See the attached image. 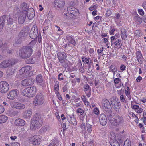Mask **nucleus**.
<instances>
[{
    "label": "nucleus",
    "instance_id": "obj_50",
    "mask_svg": "<svg viewBox=\"0 0 146 146\" xmlns=\"http://www.w3.org/2000/svg\"><path fill=\"white\" fill-rule=\"evenodd\" d=\"M29 86L32 85L34 82V80L32 78H28Z\"/></svg>",
    "mask_w": 146,
    "mask_h": 146
},
{
    "label": "nucleus",
    "instance_id": "obj_23",
    "mask_svg": "<svg viewBox=\"0 0 146 146\" xmlns=\"http://www.w3.org/2000/svg\"><path fill=\"white\" fill-rule=\"evenodd\" d=\"M136 56L138 62L142 64L143 60V58L141 52L140 51H137L136 53Z\"/></svg>",
    "mask_w": 146,
    "mask_h": 146
},
{
    "label": "nucleus",
    "instance_id": "obj_45",
    "mask_svg": "<svg viewBox=\"0 0 146 146\" xmlns=\"http://www.w3.org/2000/svg\"><path fill=\"white\" fill-rule=\"evenodd\" d=\"M54 89L55 92H58L59 90V82L58 81H56L54 86Z\"/></svg>",
    "mask_w": 146,
    "mask_h": 146
},
{
    "label": "nucleus",
    "instance_id": "obj_59",
    "mask_svg": "<svg viewBox=\"0 0 146 146\" xmlns=\"http://www.w3.org/2000/svg\"><path fill=\"white\" fill-rule=\"evenodd\" d=\"M120 82H121V80L118 78H116L114 80V83L115 84H118Z\"/></svg>",
    "mask_w": 146,
    "mask_h": 146
},
{
    "label": "nucleus",
    "instance_id": "obj_3",
    "mask_svg": "<svg viewBox=\"0 0 146 146\" xmlns=\"http://www.w3.org/2000/svg\"><path fill=\"white\" fill-rule=\"evenodd\" d=\"M33 52L32 48L29 46H23L19 50L20 56L23 58H27L32 55Z\"/></svg>",
    "mask_w": 146,
    "mask_h": 146
},
{
    "label": "nucleus",
    "instance_id": "obj_5",
    "mask_svg": "<svg viewBox=\"0 0 146 146\" xmlns=\"http://www.w3.org/2000/svg\"><path fill=\"white\" fill-rule=\"evenodd\" d=\"M112 107L117 112H119L121 108V105L119 100L115 96H113L110 99Z\"/></svg>",
    "mask_w": 146,
    "mask_h": 146
},
{
    "label": "nucleus",
    "instance_id": "obj_36",
    "mask_svg": "<svg viewBox=\"0 0 146 146\" xmlns=\"http://www.w3.org/2000/svg\"><path fill=\"white\" fill-rule=\"evenodd\" d=\"M62 66L64 68H66L68 67V64H69V62L65 59V60L60 62Z\"/></svg>",
    "mask_w": 146,
    "mask_h": 146
},
{
    "label": "nucleus",
    "instance_id": "obj_58",
    "mask_svg": "<svg viewBox=\"0 0 146 146\" xmlns=\"http://www.w3.org/2000/svg\"><path fill=\"white\" fill-rule=\"evenodd\" d=\"M5 111L4 107L2 105H0V114L3 113Z\"/></svg>",
    "mask_w": 146,
    "mask_h": 146
},
{
    "label": "nucleus",
    "instance_id": "obj_24",
    "mask_svg": "<svg viewBox=\"0 0 146 146\" xmlns=\"http://www.w3.org/2000/svg\"><path fill=\"white\" fill-rule=\"evenodd\" d=\"M131 107L132 109L137 113H141L143 111V109L138 105H131Z\"/></svg>",
    "mask_w": 146,
    "mask_h": 146
},
{
    "label": "nucleus",
    "instance_id": "obj_21",
    "mask_svg": "<svg viewBox=\"0 0 146 146\" xmlns=\"http://www.w3.org/2000/svg\"><path fill=\"white\" fill-rule=\"evenodd\" d=\"M35 15V12L34 9L32 8H30L27 12V17L29 20H31L34 17Z\"/></svg>",
    "mask_w": 146,
    "mask_h": 146
},
{
    "label": "nucleus",
    "instance_id": "obj_27",
    "mask_svg": "<svg viewBox=\"0 0 146 146\" xmlns=\"http://www.w3.org/2000/svg\"><path fill=\"white\" fill-rule=\"evenodd\" d=\"M126 30L124 28L121 29V37L122 40H125L127 37Z\"/></svg>",
    "mask_w": 146,
    "mask_h": 146
},
{
    "label": "nucleus",
    "instance_id": "obj_20",
    "mask_svg": "<svg viewBox=\"0 0 146 146\" xmlns=\"http://www.w3.org/2000/svg\"><path fill=\"white\" fill-rule=\"evenodd\" d=\"M84 89L86 96L88 97H89L91 95V88L90 86L88 84L84 85Z\"/></svg>",
    "mask_w": 146,
    "mask_h": 146
},
{
    "label": "nucleus",
    "instance_id": "obj_30",
    "mask_svg": "<svg viewBox=\"0 0 146 146\" xmlns=\"http://www.w3.org/2000/svg\"><path fill=\"white\" fill-rule=\"evenodd\" d=\"M51 128L49 125H46L42 127L40 130L41 133H46L49 131L50 130Z\"/></svg>",
    "mask_w": 146,
    "mask_h": 146
},
{
    "label": "nucleus",
    "instance_id": "obj_22",
    "mask_svg": "<svg viewBox=\"0 0 146 146\" xmlns=\"http://www.w3.org/2000/svg\"><path fill=\"white\" fill-rule=\"evenodd\" d=\"M14 123L16 126H23L25 125V121L19 118L15 120Z\"/></svg>",
    "mask_w": 146,
    "mask_h": 146
},
{
    "label": "nucleus",
    "instance_id": "obj_53",
    "mask_svg": "<svg viewBox=\"0 0 146 146\" xmlns=\"http://www.w3.org/2000/svg\"><path fill=\"white\" fill-rule=\"evenodd\" d=\"M79 69L82 73H83L84 71V70L82 67V64L81 63L79 64Z\"/></svg>",
    "mask_w": 146,
    "mask_h": 146
},
{
    "label": "nucleus",
    "instance_id": "obj_1",
    "mask_svg": "<svg viewBox=\"0 0 146 146\" xmlns=\"http://www.w3.org/2000/svg\"><path fill=\"white\" fill-rule=\"evenodd\" d=\"M43 123V120L40 115L38 113L35 114L31 122L30 128L34 130L40 127Z\"/></svg>",
    "mask_w": 146,
    "mask_h": 146
},
{
    "label": "nucleus",
    "instance_id": "obj_33",
    "mask_svg": "<svg viewBox=\"0 0 146 146\" xmlns=\"http://www.w3.org/2000/svg\"><path fill=\"white\" fill-rule=\"evenodd\" d=\"M37 32L36 31L34 32L31 30L30 31L29 36L30 38L32 39H35L37 37Z\"/></svg>",
    "mask_w": 146,
    "mask_h": 146
},
{
    "label": "nucleus",
    "instance_id": "obj_38",
    "mask_svg": "<svg viewBox=\"0 0 146 146\" xmlns=\"http://www.w3.org/2000/svg\"><path fill=\"white\" fill-rule=\"evenodd\" d=\"M0 67L2 68H5L9 67L7 60H3L0 63Z\"/></svg>",
    "mask_w": 146,
    "mask_h": 146
},
{
    "label": "nucleus",
    "instance_id": "obj_46",
    "mask_svg": "<svg viewBox=\"0 0 146 146\" xmlns=\"http://www.w3.org/2000/svg\"><path fill=\"white\" fill-rule=\"evenodd\" d=\"M76 113L80 115H83L84 113V110L81 108H78L76 111Z\"/></svg>",
    "mask_w": 146,
    "mask_h": 146
},
{
    "label": "nucleus",
    "instance_id": "obj_44",
    "mask_svg": "<svg viewBox=\"0 0 146 146\" xmlns=\"http://www.w3.org/2000/svg\"><path fill=\"white\" fill-rule=\"evenodd\" d=\"M86 127L87 133L89 134H90L92 129V125L88 123L86 124Z\"/></svg>",
    "mask_w": 146,
    "mask_h": 146
},
{
    "label": "nucleus",
    "instance_id": "obj_31",
    "mask_svg": "<svg viewBox=\"0 0 146 146\" xmlns=\"http://www.w3.org/2000/svg\"><path fill=\"white\" fill-rule=\"evenodd\" d=\"M82 60L83 62H84L85 63H86L87 64H89V66L88 67V69H89L90 68L91 66L89 62L91 63L92 60L91 59V58L89 57H88L87 58H82Z\"/></svg>",
    "mask_w": 146,
    "mask_h": 146
},
{
    "label": "nucleus",
    "instance_id": "obj_2",
    "mask_svg": "<svg viewBox=\"0 0 146 146\" xmlns=\"http://www.w3.org/2000/svg\"><path fill=\"white\" fill-rule=\"evenodd\" d=\"M108 119L111 124L115 126L121 125L124 123L123 117L119 115L112 116L110 114L108 117Z\"/></svg>",
    "mask_w": 146,
    "mask_h": 146
},
{
    "label": "nucleus",
    "instance_id": "obj_43",
    "mask_svg": "<svg viewBox=\"0 0 146 146\" xmlns=\"http://www.w3.org/2000/svg\"><path fill=\"white\" fill-rule=\"evenodd\" d=\"M28 79L27 78L22 80L21 82V84L23 86H29Z\"/></svg>",
    "mask_w": 146,
    "mask_h": 146
},
{
    "label": "nucleus",
    "instance_id": "obj_17",
    "mask_svg": "<svg viewBox=\"0 0 146 146\" xmlns=\"http://www.w3.org/2000/svg\"><path fill=\"white\" fill-rule=\"evenodd\" d=\"M99 119L100 124L102 126H105L107 124V118L105 115L104 114H101L100 115Z\"/></svg>",
    "mask_w": 146,
    "mask_h": 146
},
{
    "label": "nucleus",
    "instance_id": "obj_11",
    "mask_svg": "<svg viewBox=\"0 0 146 146\" xmlns=\"http://www.w3.org/2000/svg\"><path fill=\"white\" fill-rule=\"evenodd\" d=\"M68 15H69L70 17H72L74 16H76L79 13L78 10L74 7L70 6L67 9Z\"/></svg>",
    "mask_w": 146,
    "mask_h": 146
},
{
    "label": "nucleus",
    "instance_id": "obj_60",
    "mask_svg": "<svg viewBox=\"0 0 146 146\" xmlns=\"http://www.w3.org/2000/svg\"><path fill=\"white\" fill-rule=\"evenodd\" d=\"M120 100L121 102H123L125 100V96L123 95H122L120 97Z\"/></svg>",
    "mask_w": 146,
    "mask_h": 146
},
{
    "label": "nucleus",
    "instance_id": "obj_48",
    "mask_svg": "<svg viewBox=\"0 0 146 146\" xmlns=\"http://www.w3.org/2000/svg\"><path fill=\"white\" fill-rule=\"evenodd\" d=\"M53 17V15L52 14V13L51 11H50L48 15L47 18L50 21L52 20V19Z\"/></svg>",
    "mask_w": 146,
    "mask_h": 146
},
{
    "label": "nucleus",
    "instance_id": "obj_28",
    "mask_svg": "<svg viewBox=\"0 0 146 146\" xmlns=\"http://www.w3.org/2000/svg\"><path fill=\"white\" fill-rule=\"evenodd\" d=\"M59 141L58 139L56 138L52 140L48 146H58Z\"/></svg>",
    "mask_w": 146,
    "mask_h": 146
},
{
    "label": "nucleus",
    "instance_id": "obj_26",
    "mask_svg": "<svg viewBox=\"0 0 146 146\" xmlns=\"http://www.w3.org/2000/svg\"><path fill=\"white\" fill-rule=\"evenodd\" d=\"M5 16H2L0 18V32L2 30L4 26L5 20Z\"/></svg>",
    "mask_w": 146,
    "mask_h": 146
},
{
    "label": "nucleus",
    "instance_id": "obj_25",
    "mask_svg": "<svg viewBox=\"0 0 146 146\" xmlns=\"http://www.w3.org/2000/svg\"><path fill=\"white\" fill-rule=\"evenodd\" d=\"M20 6L22 10L21 12L27 14V12L29 9L27 4L25 3H23L21 4Z\"/></svg>",
    "mask_w": 146,
    "mask_h": 146
},
{
    "label": "nucleus",
    "instance_id": "obj_54",
    "mask_svg": "<svg viewBox=\"0 0 146 146\" xmlns=\"http://www.w3.org/2000/svg\"><path fill=\"white\" fill-rule=\"evenodd\" d=\"M56 94V95L57 97L59 99L60 101L62 100V97L58 92H55Z\"/></svg>",
    "mask_w": 146,
    "mask_h": 146
},
{
    "label": "nucleus",
    "instance_id": "obj_56",
    "mask_svg": "<svg viewBox=\"0 0 146 146\" xmlns=\"http://www.w3.org/2000/svg\"><path fill=\"white\" fill-rule=\"evenodd\" d=\"M139 13L141 15L143 16L144 15V13L143 9H139L138 10Z\"/></svg>",
    "mask_w": 146,
    "mask_h": 146
},
{
    "label": "nucleus",
    "instance_id": "obj_15",
    "mask_svg": "<svg viewBox=\"0 0 146 146\" xmlns=\"http://www.w3.org/2000/svg\"><path fill=\"white\" fill-rule=\"evenodd\" d=\"M110 144L111 146H120L119 143L116 139V136L114 133H110Z\"/></svg>",
    "mask_w": 146,
    "mask_h": 146
},
{
    "label": "nucleus",
    "instance_id": "obj_47",
    "mask_svg": "<svg viewBox=\"0 0 146 146\" xmlns=\"http://www.w3.org/2000/svg\"><path fill=\"white\" fill-rule=\"evenodd\" d=\"M36 41L35 40H33L29 44V46L31 48H32L34 46H35L36 43Z\"/></svg>",
    "mask_w": 146,
    "mask_h": 146
},
{
    "label": "nucleus",
    "instance_id": "obj_18",
    "mask_svg": "<svg viewBox=\"0 0 146 146\" xmlns=\"http://www.w3.org/2000/svg\"><path fill=\"white\" fill-rule=\"evenodd\" d=\"M27 14L20 12L18 17V22L20 24H23L26 19Z\"/></svg>",
    "mask_w": 146,
    "mask_h": 146
},
{
    "label": "nucleus",
    "instance_id": "obj_61",
    "mask_svg": "<svg viewBox=\"0 0 146 146\" xmlns=\"http://www.w3.org/2000/svg\"><path fill=\"white\" fill-rule=\"evenodd\" d=\"M111 14V11L110 10H107L106 11V15L107 17H109Z\"/></svg>",
    "mask_w": 146,
    "mask_h": 146
},
{
    "label": "nucleus",
    "instance_id": "obj_35",
    "mask_svg": "<svg viewBox=\"0 0 146 146\" xmlns=\"http://www.w3.org/2000/svg\"><path fill=\"white\" fill-rule=\"evenodd\" d=\"M66 38L69 43L72 44L74 46L76 45V42L74 39L71 36H67Z\"/></svg>",
    "mask_w": 146,
    "mask_h": 146
},
{
    "label": "nucleus",
    "instance_id": "obj_40",
    "mask_svg": "<svg viewBox=\"0 0 146 146\" xmlns=\"http://www.w3.org/2000/svg\"><path fill=\"white\" fill-rule=\"evenodd\" d=\"M134 33L135 36L138 37L141 36L142 35L141 31L139 30L134 31Z\"/></svg>",
    "mask_w": 146,
    "mask_h": 146
},
{
    "label": "nucleus",
    "instance_id": "obj_19",
    "mask_svg": "<svg viewBox=\"0 0 146 146\" xmlns=\"http://www.w3.org/2000/svg\"><path fill=\"white\" fill-rule=\"evenodd\" d=\"M57 56L59 62L67 59L66 54L64 52H58L57 54Z\"/></svg>",
    "mask_w": 146,
    "mask_h": 146
},
{
    "label": "nucleus",
    "instance_id": "obj_14",
    "mask_svg": "<svg viewBox=\"0 0 146 146\" xmlns=\"http://www.w3.org/2000/svg\"><path fill=\"white\" fill-rule=\"evenodd\" d=\"M28 139L34 145H38L40 143V140L38 135L32 136L28 138Z\"/></svg>",
    "mask_w": 146,
    "mask_h": 146
},
{
    "label": "nucleus",
    "instance_id": "obj_64",
    "mask_svg": "<svg viewBox=\"0 0 146 146\" xmlns=\"http://www.w3.org/2000/svg\"><path fill=\"white\" fill-rule=\"evenodd\" d=\"M131 142L129 141H127L126 140L125 141L124 143V144L126 146H131Z\"/></svg>",
    "mask_w": 146,
    "mask_h": 146
},
{
    "label": "nucleus",
    "instance_id": "obj_42",
    "mask_svg": "<svg viewBox=\"0 0 146 146\" xmlns=\"http://www.w3.org/2000/svg\"><path fill=\"white\" fill-rule=\"evenodd\" d=\"M134 19L138 24H140L142 22V19L139 16H136L134 17Z\"/></svg>",
    "mask_w": 146,
    "mask_h": 146
},
{
    "label": "nucleus",
    "instance_id": "obj_49",
    "mask_svg": "<svg viewBox=\"0 0 146 146\" xmlns=\"http://www.w3.org/2000/svg\"><path fill=\"white\" fill-rule=\"evenodd\" d=\"M8 19H7V21L8 24L9 25L12 24L14 22V20H13L11 16H10L9 18H7Z\"/></svg>",
    "mask_w": 146,
    "mask_h": 146
},
{
    "label": "nucleus",
    "instance_id": "obj_63",
    "mask_svg": "<svg viewBox=\"0 0 146 146\" xmlns=\"http://www.w3.org/2000/svg\"><path fill=\"white\" fill-rule=\"evenodd\" d=\"M21 41L22 40L20 39H17L15 40L14 44H19L21 43Z\"/></svg>",
    "mask_w": 146,
    "mask_h": 146
},
{
    "label": "nucleus",
    "instance_id": "obj_6",
    "mask_svg": "<svg viewBox=\"0 0 146 146\" xmlns=\"http://www.w3.org/2000/svg\"><path fill=\"white\" fill-rule=\"evenodd\" d=\"M32 70V67L29 65H27L26 66L22 67L19 70V73L20 75H22L24 78H26L29 76L31 75V74H30V71ZM30 72V73L32 72Z\"/></svg>",
    "mask_w": 146,
    "mask_h": 146
},
{
    "label": "nucleus",
    "instance_id": "obj_7",
    "mask_svg": "<svg viewBox=\"0 0 146 146\" xmlns=\"http://www.w3.org/2000/svg\"><path fill=\"white\" fill-rule=\"evenodd\" d=\"M44 102V97L41 94H37L35 98L33 101V104L34 105L37 106L42 105Z\"/></svg>",
    "mask_w": 146,
    "mask_h": 146
},
{
    "label": "nucleus",
    "instance_id": "obj_39",
    "mask_svg": "<svg viewBox=\"0 0 146 146\" xmlns=\"http://www.w3.org/2000/svg\"><path fill=\"white\" fill-rule=\"evenodd\" d=\"M121 40L120 39H118L116 41L113 42L112 44V45L114 44L116 46H119L120 48L122 46V44L121 43Z\"/></svg>",
    "mask_w": 146,
    "mask_h": 146
},
{
    "label": "nucleus",
    "instance_id": "obj_55",
    "mask_svg": "<svg viewBox=\"0 0 146 146\" xmlns=\"http://www.w3.org/2000/svg\"><path fill=\"white\" fill-rule=\"evenodd\" d=\"M9 146H20V144L17 142H15L12 143L9 145Z\"/></svg>",
    "mask_w": 146,
    "mask_h": 146
},
{
    "label": "nucleus",
    "instance_id": "obj_10",
    "mask_svg": "<svg viewBox=\"0 0 146 146\" xmlns=\"http://www.w3.org/2000/svg\"><path fill=\"white\" fill-rule=\"evenodd\" d=\"M29 31V27L27 26L23 28L19 34V37L22 38H25L28 35Z\"/></svg>",
    "mask_w": 146,
    "mask_h": 146
},
{
    "label": "nucleus",
    "instance_id": "obj_29",
    "mask_svg": "<svg viewBox=\"0 0 146 146\" xmlns=\"http://www.w3.org/2000/svg\"><path fill=\"white\" fill-rule=\"evenodd\" d=\"M32 112L30 110L25 111L23 113V116L25 118H29L31 116Z\"/></svg>",
    "mask_w": 146,
    "mask_h": 146
},
{
    "label": "nucleus",
    "instance_id": "obj_57",
    "mask_svg": "<svg viewBox=\"0 0 146 146\" xmlns=\"http://www.w3.org/2000/svg\"><path fill=\"white\" fill-rule=\"evenodd\" d=\"M14 70L10 69H8L7 70V73L9 75L12 74L14 73Z\"/></svg>",
    "mask_w": 146,
    "mask_h": 146
},
{
    "label": "nucleus",
    "instance_id": "obj_62",
    "mask_svg": "<svg viewBox=\"0 0 146 146\" xmlns=\"http://www.w3.org/2000/svg\"><path fill=\"white\" fill-rule=\"evenodd\" d=\"M80 127L82 130L83 129H85L86 126L85 123L84 122L82 123L80 125Z\"/></svg>",
    "mask_w": 146,
    "mask_h": 146
},
{
    "label": "nucleus",
    "instance_id": "obj_41",
    "mask_svg": "<svg viewBox=\"0 0 146 146\" xmlns=\"http://www.w3.org/2000/svg\"><path fill=\"white\" fill-rule=\"evenodd\" d=\"M36 81L38 83H41L43 82V79L41 74H39L36 77Z\"/></svg>",
    "mask_w": 146,
    "mask_h": 146
},
{
    "label": "nucleus",
    "instance_id": "obj_13",
    "mask_svg": "<svg viewBox=\"0 0 146 146\" xmlns=\"http://www.w3.org/2000/svg\"><path fill=\"white\" fill-rule=\"evenodd\" d=\"M11 107L18 110H22L25 108V105L23 104L13 101L10 103Z\"/></svg>",
    "mask_w": 146,
    "mask_h": 146
},
{
    "label": "nucleus",
    "instance_id": "obj_52",
    "mask_svg": "<svg viewBox=\"0 0 146 146\" xmlns=\"http://www.w3.org/2000/svg\"><path fill=\"white\" fill-rule=\"evenodd\" d=\"M125 95L128 97L129 100H131V97L130 94V92L127 91L126 90H125Z\"/></svg>",
    "mask_w": 146,
    "mask_h": 146
},
{
    "label": "nucleus",
    "instance_id": "obj_4",
    "mask_svg": "<svg viewBox=\"0 0 146 146\" xmlns=\"http://www.w3.org/2000/svg\"><path fill=\"white\" fill-rule=\"evenodd\" d=\"M37 92L36 87L34 86L27 88L22 91L23 95L29 98L35 96Z\"/></svg>",
    "mask_w": 146,
    "mask_h": 146
},
{
    "label": "nucleus",
    "instance_id": "obj_9",
    "mask_svg": "<svg viewBox=\"0 0 146 146\" xmlns=\"http://www.w3.org/2000/svg\"><path fill=\"white\" fill-rule=\"evenodd\" d=\"M64 0H55L54 2V7L57 9L61 10L65 6Z\"/></svg>",
    "mask_w": 146,
    "mask_h": 146
},
{
    "label": "nucleus",
    "instance_id": "obj_32",
    "mask_svg": "<svg viewBox=\"0 0 146 146\" xmlns=\"http://www.w3.org/2000/svg\"><path fill=\"white\" fill-rule=\"evenodd\" d=\"M69 117L70 119V123L73 125H76L77 124V121L75 117L73 115H69Z\"/></svg>",
    "mask_w": 146,
    "mask_h": 146
},
{
    "label": "nucleus",
    "instance_id": "obj_16",
    "mask_svg": "<svg viewBox=\"0 0 146 146\" xmlns=\"http://www.w3.org/2000/svg\"><path fill=\"white\" fill-rule=\"evenodd\" d=\"M101 104L102 106L104 109H110L111 107L110 102L106 99L102 100Z\"/></svg>",
    "mask_w": 146,
    "mask_h": 146
},
{
    "label": "nucleus",
    "instance_id": "obj_12",
    "mask_svg": "<svg viewBox=\"0 0 146 146\" xmlns=\"http://www.w3.org/2000/svg\"><path fill=\"white\" fill-rule=\"evenodd\" d=\"M19 94V91L17 90H13L7 93V97L8 99L14 100L15 99Z\"/></svg>",
    "mask_w": 146,
    "mask_h": 146
},
{
    "label": "nucleus",
    "instance_id": "obj_37",
    "mask_svg": "<svg viewBox=\"0 0 146 146\" xmlns=\"http://www.w3.org/2000/svg\"><path fill=\"white\" fill-rule=\"evenodd\" d=\"M8 119V117L6 115H0V124L6 122Z\"/></svg>",
    "mask_w": 146,
    "mask_h": 146
},
{
    "label": "nucleus",
    "instance_id": "obj_8",
    "mask_svg": "<svg viewBox=\"0 0 146 146\" xmlns=\"http://www.w3.org/2000/svg\"><path fill=\"white\" fill-rule=\"evenodd\" d=\"M9 84L6 81H2L0 82V91L2 93L7 92L9 89Z\"/></svg>",
    "mask_w": 146,
    "mask_h": 146
},
{
    "label": "nucleus",
    "instance_id": "obj_34",
    "mask_svg": "<svg viewBox=\"0 0 146 146\" xmlns=\"http://www.w3.org/2000/svg\"><path fill=\"white\" fill-rule=\"evenodd\" d=\"M7 60L9 67L14 65L16 63V61L14 59H7Z\"/></svg>",
    "mask_w": 146,
    "mask_h": 146
},
{
    "label": "nucleus",
    "instance_id": "obj_51",
    "mask_svg": "<svg viewBox=\"0 0 146 146\" xmlns=\"http://www.w3.org/2000/svg\"><path fill=\"white\" fill-rule=\"evenodd\" d=\"M115 31V29L112 26H110V29L109 30L110 34L111 35H113L114 34V32Z\"/></svg>",
    "mask_w": 146,
    "mask_h": 146
}]
</instances>
